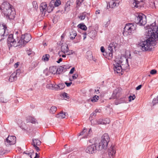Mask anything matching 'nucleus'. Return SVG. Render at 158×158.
<instances>
[{
  "mask_svg": "<svg viewBox=\"0 0 158 158\" xmlns=\"http://www.w3.org/2000/svg\"><path fill=\"white\" fill-rule=\"evenodd\" d=\"M146 27L148 29L145 35L147 37L144 40L139 43V45L143 51H152V47L155 46L158 40V27L155 23L148 24Z\"/></svg>",
  "mask_w": 158,
  "mask_h": 158,
  "instance_id": "f257e3e1",
  "label": "nucleus"
},
{
  "mask_svg": "<svg viewBox=\"0 0 158 158\" xmlns=\"http://www.w3.org/2000/svg\"><path fill=\"white\" fill-rule=\"evenodd\" d=\"M110 141V137L107 133H105L102 136L100 142L98 143V146L100 147L101 150L102 148H107L109 143Z\"/></svg>",
  "mask_w": 158,
  "mask_h": 158,
  "instance_id": "f03ea898",
  "label": "nucleus"
},
{
  "mask_svg": "<svg viewBox=\"0 0 158 158\" xmlns=\"http://www.w3.org/2000/svg\"><path fill=\"white\" fill-rule=\"evenodd\" d=\"M9 32L6 26L3 24H0V42H4L5 39L8 36Z\"/></svg>",
  "mask_w": 158,
  "mask_h": 158,
  "instance_id": "7ed1b4c3",
  "label": "nucleus"
},
{
  "mask_svg": "<svg viewBox=\"0 0 158 158\" xmlns=\"http://www.w3.org/2000/svg\"><path fill=\"white\" fill-rule=\"evenodd\" d=\"M31 39V35L30 34L26 33L22 35L20 37V40L18 42L19 46H24Z\"/></svg>",
  "mask_w": 158,
  "mask_h": 158,
  "instance_id": "20e7f679",
  "label": "nucleus"
},
{
  "mask_svg": "<svg viewBox=\"0 0 158 158\" xmlns=\"http://www.w3.org/2000/svg\"><path fill=\"white\" fill-rule=\"evenodd\" d=\"M101 150L100 147L98 146V143L95 142L94 144L88 146L85 150L86 152L89 154H93L96 152L97 151Z\"/></svg>",
  "mask_w": 158,
  "mask_h": 158,
  "instance_id": "39448f33",
  "label": "nucleus"
},
{
  "mask_svg": "<svg viewBox=\"0 0 158 158\" xmlns=\"http://www.w3.org/2000/svg\"><path fill=\"white\" fill-rule=\"evenodd\" d=\"M145 20L146 16L142 14L137 15L135 16V22L140 25H145L146 23Z\"/></svg>",
  "mask_w": 158,
  "mask_h": 158,
  "instance_id": "423d86ee",
  "label": "nucleus"
},
{
  "mask_svg": "<svg viewBox=\"0 0 158 158\" xmlns=\"http://www.w3.org/2000/svg\"><path fill=\"white\" fill-rule=\"evenodd\" d=\"M135 29V27L134 23L127 24L124 28L123 34H126V35H130Z\"/></svg>",
  "mask_w": 158,
  "mask_h": 158,
  "instance_id": "0eeeda50",
  "label": "nucleus"
},
{
  "mask_svg": "<svg viewBox=\"0 0 158 158\" xmlns=\"http://www.w3.org/2000/svg\"><path fill=\"white\" fill-rule=\"evenodd\" d=\"M2 12L7 19H12L15 18V12L12 10L11 7L7 9H5Z\"/></svg>",
  "mask_w": 158,
  "mask_h": 158,
  "instance_id": "6e6552de",
  "label": "nucleus"
},
{
  "mask_svg": "<svg viewBox=\"0 0 158 158\" xmlns=\"http://www.w3.org/2000/svg\"><path fill=\"white\" fill-rule=\"evenodd\" d=\"M16 137L15 136H9L5 139V143L6 146L14 145L16 142Z\"/></svg>",
  "mask_w": 158,
  "mask_h": 158,
  "instance_id": "1a4fd4ad",
  "label": "nucleus"
},
{
  "mask_svg": "<svg viewBox=\"0 0 158 158\" xmlns=\"http://www.w3.org/2000/svg\"><path fill=\"white\" fill-rule=\"evenodd\" d=\"M8 37L7 39V43L8 46L9 48L10 47L12 46L16 47L17 46L16 45V42L15 40L13 38V35L12 34H10L8 35Z\"/></svg>",
  "mask_w": 158,
  "mask_h": 158,
  "instance_id": "9d476101",
  "label": "nucleus"
},
{
  "mask_svg": "<svg viewBox=\"0 0 158 158\" xmlns=\"http://www.w3.org/2000/svg\"><path fill=\"white\" fill-rule=\"evenodd\" d=\"M122 89L121 88H118L116 89L113 91L112 97L114 99H118L120 96L121 93Z\"/></svg>",
  "mask_w": 158,
  "mask_h": 158,
  "instance_id": "9b49d317",
  "label": "nucleus"
},
{
  "mask_svg": "<svg viewBox=\"0 0 158 158\" xmlns=\"http://www.w3.org/2000/svg\"><path fill=\"white\" fill-rule=\"evenodd\" d=\"M115 153L114 147L112 144L108 150V154L110 158H114L115 156Z\"/></svg>",
  "mask_w": 158,
  "mask_h": 158,
  "instance_id": "f8f14e48",
  "label": "nucleus"
},
{
  "mask_svg": "<svg viewBox=\"0 0 158 158\" xmlns=\"http://www.w3.org/2000/svg\"><path fill=\"white\" fill-rule=\"evenodd\" d=\"M11 7V5L8 2L6 1H4L0 6V10L2 11H4L5 9H7Z\"/></svg>",
  "mask_w": 158,
  "mask_h": 158,
  "instance_id": "ddd939ff",
  "label": "nucleus"
},
{
  "mask_svg": "<svg viewBox=\"0 0 158 158\" xmlns=\"http://www.w3.org/2000/svg\"><path fill=\"white\" fill-rule=\"evenodd\" d=\"M20 70H17L16 71V72H14L13 73L10 77L9 80L10 82H13L15 81L17 79V75L19 74V72Z\"/></svg>",
  "mask_w": 158,
  "mask_h": 158,
  "instance_id": "4468645a",
  "label": "nucleus"
},
{
  "mask_svg": "<svg viewBox=\"0 0 158 158\" xmlns=\"http://www.w3.org/2000/svg\"><path fill=\"white\" fill-rule=\"evenodd\" d=\"M113 69L114 71H116L117 73H120L122 71V68L121 65L117 63H115L113 64Z\"/></svg>",
  "mask_w": 158,
  "mask_h": 158,
  "instance_id": "2eb2a0df",
  "label": "nucleus"
},
{
  "mask_svg": "<svg viewBox=\"0 0 158 158\" xmlns=\"http://www.w3.org/2000/svg\"><path fill=\"white\" fill-rule=\"evenodd\" d=\"M47 4L45 2H43L41 4L40 6V9L41 12H43L44 14L47 11Z\"/></svg>",
  "mask_w": 158,
  "mask_h": 158,
  "instance_id": "dca6fc26",
  "label": "nucleus"
},
{
  "mask_svg": "<svg viewBox=\"0 0 158 158\" xmlns=\"http://www.w3.org/2000/svg\"><path fill=\"white\" fill-rule=\"evenodd\" d=\"M69 49L68 45L65 43H62L61 44V52L66 54Z\"/></svg>",
  "mask_w": 158,
  "mask_h": 158,
  "instance_id": "f3484780",
  "label": "nucleus"
},
{
  "mask_svg": "<svg viewBox=\"0 0 158 158\" xmlns=\"http://www.w3.org/2000/svg\"><path fill=\"white\" fill-rule=\"evenodd\" d=\"M142 0H133V5L134 7L136 8L140 7V2H142Z\"/></svg>",
  "mask_w": 158,
  "mask_h": 158,
  "instance_id": "a211bd4d",
  "label": "nucleus"
},
{
  "mask_svg": "<svg viewBox=\"0 0 158 158\" xmlns=\"http://www.w3.org/2000/svg\"><path fill=\"white\" fill-rule=\"evenodd\" d=\"M67 115V113L61 111L59 113L56 115V117L58 118H65Z\"/></svg>",
  "mask_w": 158,
  "mask_h": 158,
  "instance_id": "6ab92c4d",
  "label": "nucleus"
},
{
  "mask_svg": "<svg viewBox=\"0 0 158 158\" xmlns=\"http://www.w3.org/2000/svg\"><path fill=\"white\" fill-rule=\"evenodd\" d=\"M117 44L115 42H113L111 43L108 46V48L109 50L113 51V49H115Z\"/></svg>",
  "mask_w": 158,
  "mask_h": 158,
  "instance_id": "aec40b11",
  "label": "nucleus"
},
{
  "mask_svg": "<svg viewBox=\"0 0 158 158\" xmlns=\"http://www.w3.org/2000/svg\"><path fill=\"white\" fill-rule=\"evenodd\" d=\"M97 32L95 30L91 31L89 33H88L89 36L91 38L94 37L96 35Z\"/></svg>",
  "mask_w": 158,
  "mask_h": 158,
  "instance_id": "412c9836",
  "label": "nucleus"
},
{
  "mask_svg": "<svg viewBox=\"0 0 158 158\" xmlns=\"http://www.w3.org/2000/svg\"><path fill=\"white\" fill-rule=\"evenodd\" d=\"M32 145H38L39 146L41 143L40 141L37 139H32Z\"/></svg>",
  "mask_w": 158,
  "mask_h": 158,
  "instance_id": "4be33fe9",
  "label": "nucleus"
},
{
  "mask_svg": "<svg viewBox=\"0 0 158 158\" xmlns=\"http://www.w3.org/2000/svg\"><path fill=\"white\" fill-rule=\"evenodd\" d=\"M76 35L77 33L76 31H73L70 32L69 37L71 39L73 40L75 38Z\"/></svg>",
  "mask_w": 158,
  "mask_h": 158,
  "instance_id": "5701e85b",
  "label": "nucleus"
},
{
  "mask_svg": "<svg viewBox=\"0 0 158 158\" xmlns=\"http://www.w3.org/2000/svg\"><path fill=\"white\" fill-rule=\"evenodd\" d=\"M27 122H31L32 123H35L36 122V119L32 117H29L27 118Z\"/></svg>",
  "mask_w": 158,
  "mask_h": 158,
  "instance_id": "b1692460",
  "label": "nucleus"
},
{
  "mask_svg": "<svg viewBox=\"0 0 158 158\" xmlns=\"http://www.w3.org/2000/svg\"><path fill=\"white\" fill-rule=\"evenodd\" d=\"M96 123L98 124H106V123H109V121H108V122H106V123L105 122V121L103 120L102 119H99L98 120H95Z\"/></svg>",
  "mask_w": 158,
  "mask_h": 158,
  "instance_id": "393cba45",
  "label": "nucleus"
},
{
  "mask_svg": "<svg viewBox=\"0 0 158 158\" xmlns=\"http://www.w3.org/2000/svg\"><path fill=\"white\" fill-rule=\"evenodd\" d=\"M77 26L79 28L84 31L86 30L87 29V27L83 23L79 24Z\"/></svg>",
  "mask_w": 158,
  "mask_h": 158,
  "instance_id": "a878e982",
  "label": "nucleus"
},
{
  "mask_svg": "<svg viewBox=\"0 0 158 158\" xmlns=\"http://www.w3.org/2000/svg\"><path fill=\"white\" fill-rule=\"evenodd\" d=\"M71 2L70 1H68L66 3L64 7L65 11H68L69 10V7L70 6Z\"/></svg>",
  "mask_w": 158,
  "mask_h": 158,
  "instance_id": "bb28decb",
  "label": "nucleus"
},
{
  "mask_svg": "<svg viewBox=\"0 0 158 158\" xmlns=\"http://www.w3.org/2000/svg\"><path fill=\"white\" fill-rule=\"evenodd\" d=\"M86 17V12H84L83 13H80V15L78 16V18L81 20H83L85 19Z\"/></svg>",
  "mask_w": 158,
  "mask_h": 158,
  "instance_id": "cd10ccee",
  "label": "nucleus"
},
{
  "mask_svg": "<svg viewBox=\"0 0 158 158\" xmlns=\"http://www.w3.org/2000/svg\"><path fill=\"white\" fill-rule=\"evenodd\" d=\"M63 67L62 66H60L56 71V73L58 74H60L62 72H64L63 71Z\"/></svg>",
  "mask_w": 158,
  "mask_h": 158,
  "instance_id": "c85d7f7f",
  "label": "nucleus"
},
{
  "mask_svg": "<svg viewBox=\"0 0 158 158\" xmlns=\"http://www.w3.org/2000/svg\"><path fill=\"white\" fill-rule=\"evenodd\" d=\"M50 56L49 54H46L43 56L42 57V60L45 61H47L48 60Z\"/></svg>",
  "mask_w": 158,
  "mask_h": 158,
  "instance_id": "c756f323",
  "label": "nucleus"
},
{
  "mask_svg": "<svg viewBox=\"0 0 158 158\" xmlns=\"http://www.w3.org/2000/svg\"><path fill=\"white\" fill-rule=\"evenodd\" d=\"M57 110L56 107L55 106H52L50 109V113L53 114L55 113Z\"/></svg>",
  "mask_w": 158,
  "mask_h": 158,
  "instance_id": "7c9ffc66",
  "label": "nucleus"
},
{
  "mask_svg": "<svg viewBox=\"0 0 158 158\" xmlns=\"http://www.w3.org/2000/svg\"><path fill=\"white\" fill-rule=\"evenodd\" d=\"M28 56H32L35 54V53L32 51L31 49H29V50H26Z\"/></svg>",
  "mask_w": 158,
  "mask_h": 158,
  "instance_id": "2f4dec72",
  "label": "nucleus"
},
{
  "mask_svg": "<svg viewBox=\"0 0 158 158\" xmlns=\"http://www.w3.org/2000/svg\"><path fill=\"white\" fill-rule=\"evenodd\" d=\"M55 7V6L54 3V0H52L49 4L48 7L53 9Z\"/></svg>",
  "mask_w": 158,
  "mask_h": 158,
  "instance_id": "473e14b6",
  "label": "nucleus"
},
{
  "mask_svg": "<svg viewBox=\"0 0 158 158\" xmlns=\"http://www.w3.org/2000/svg\"><path fill=\"white\" fill-rule=\"evenodd\" d=\"M50 72L52 74H55L56 73V71L57 70L55 67L50 68L49 69Z\"/></svg>",
  "mask_w": 158,
  "mask_h": 158,
  "instance_id": "72a5a7b5",
  "label": "nucleus"
},
{
  "mask_svg": "<svg viewBox=\"0 0 158 158\" xmlns=\"http://www.w3.org/2000/svg\"><path fill=\"white\" fill-rule=\"evenodd\" d=\"M92 131L91 130V129L90 128L89 129V130L88 131V133H87V135L84 136L83 138H87V137L88 136H90L92 135Z\"/></svg>",
  "mask_w": 158,
  "mask_h": 158,
  "instance_id": "f704fd0d",
  "label": "nucleus"
},
{
  "mask_svg": "<svg viewBox=\"0 0 158 158\" xmlns=\"http://www.w3.org/2000/svg\"><path fill=\"white\" fill-rule=\"evenodd\" d=\"M126 102V98L125 97H123L120 98V99L119 101V103H125Z\"/></svg>",
  "mask_w": 158,
  "mask_h": 158,
  "instance_id": "c9c22d12",
  "label": "nucleus"
},
{
  "mask_svg": "<svg viewBox=\"0 0 158 158\" xmlns=\"http://www.w3.org/2000/svg\"><path fill=\"white\" fill-rule=\"evenodd\" d=\"M55 6H58L61 4V1L60 0H54Z\"/></svg>",
  "mask_w": 158,
  "mask_h": 158,
  "instance_id": "e433bc0d",
  "label": "nucleus"
},
{
  "mask_svg": "<svg viewBox=\"0 0 158 158\" xmlns=\"http://www.w3.org/2000/svg\"><path fill=\"white\" fill-rule=\"evenodd\" d=\"M99 97L98 96L95 95L92 99H91V101L92 102H95L98 100Z\"/></svg>",
  "mask_w": 158,
  "mask_h": 158,
  "instance_id": "4c0bfd02",
  "label": "nucleus"
},
{
  "mask_svg": "<svg viewBox=\"0 0 158 158\" xmlns=\"http://www.w3.org/2000/svg\"><path fill=\"white\" fill-rule=\"evenodd\" d=\"M32 5L33 7L35 10H36L38 8V6L36 2L34 1L32 2Z\"/></svg>",
  "mask_w": 158,
  "mask_h": 158,
  "instance_id": "58836bf2",
  "label": "nucleus"
},
{
  "mask_svg": "<svg viewBox=\"0 0 158 158\" xmlns=\"http://www.w3.org/2000/svg\"><path fill=\"white\" fill-rule=\"evenodd\" d=\"M152 103L153 106L156 104H158V95L156 98H154L152 101Z\"/></svg>",
  "mask_w": 158,
  "mask_h": 158,
  "instance_id": "ea45409f",
  "label": "nucleus"
},
{
  "mask_svg": "<svg viewBox=\"0 0 158 158\" xmlns=\"http://www.w3.org/2000/svg\"><path fill=\"white\" fill-rule=\"evenodd\" d=\"M67 51V52L66 53V54L67 55H68L73 54L75 53L73 51V50H69V49H68V50Z\"/></svg>",
  "mask_w": 158,
  "mask_h": 158,
  "instance_id": "a19ab883",
  "label": "nucleus"
},
{
  "mask_svg": "<svg viewBox=\"0 0 158 158\" xmlns=\"http://www.w3.org/2000/svg\"><path fill=\"white\" fill-rule=\"evenodd\" d=\"M58 85L59 86L58 87L59 89V90L63 89L65 87V85L63 83L59 84Z\"/></svg>",
  "mask_w": 158,
  "mask_h": 158,
  "instance_id": "79ce46f5",
  "label": "nucleus"
},
{
  "mask_svg": "<svg viewBox=\"0 0 158 158\" xmlns=\"http://www.w3.org/2000/svg\"><path fill=\"white\" fill-rule=\"evenodd\" d=\"M58 86H59L58 85H53V87L52 90H59V89L58 87Z\"/></svg>",
  "mask_w": 158,
  "mask_h": 158,
  "instance_id": "37998d69",
  "label": "nucleus"
},
{
  "mask_svg": "<svg viewBox=\"0 0 158 158\" xmlns=\"http://www.w3.org/2000/svg\"><path fill=\"white\" fill-rule=\"evenodd\" d=\"M7 100L6 99H4V98L1 95L0 97V102H6Z\"/></svg>",
  "mask_w": 158,
  "mask_h": 158,
  "instance_id": "c03bdc74",
  "label": "nucleus"
},
{
  "mask_svg": "<svg viewBox=\"0 0 158 158\" xmlns=\"http://www.w3.org/2000/svg\"><path fill=\"white\" fill-rule=\"evenodd\" d=\"M46 87L49 89L52 90L53 87V84H47L46 85Z\"/></svg>",
  "mask_w": 158,
  "mask_h": 158,
  "instance_id": "a18cd8bd",
  "label": "nucleus"
},
{
  "mask_svg": "<svg viewBox=\"0 0 158 158\" xmlns=\"http://www.w3.org/2000/svg\"><path fill=\"white\" fill-rule=\"evenodd\" d=\"M86 130L85 128H84L83 130L79 134L78 136L83 135L86 132Z\"/></svg>",
  "mask_w": 158,
  "mask_h": 158,
  "instance_id": "49530a36",
  "label": "nucleus"
},
{
  "mask_svg": "<svg viewBox=\"0 0 158 158\" xmlns=\"http://www.w3.org/2000/svg\"><path fill=\"white\" fill-rule=\"evenodd\" d=\"M84 0H77L76 1V4L78 6H79L83 2Z\"/></svg>",
  "mask_w": 158,
  "mask_h": 158,
  "instance_id": "de8ad7c7",
  "label": "nucleus"
},
{
  "mask_svg": "<svg viewBox=\"0 0 158 158\" xmlns=\"http://www.w3.org/2000/svg\"><path fill=\"white\" fill-rule=\"evenodd\" d=\"M135 98V95H133V96H131L130 95L129 97V101L131 102L132 100H134Z\"/></svg>",
  "mask_w": 158,
  "mask_h": 158,
  "instance_id": "09e8293b",
  "label": "nucleus"
},
{
  "mask_svg": "<svg viewBox=\"0 0 158 158\" xmlns=\"http://www.w3.org/2000/svg\"><path fill=\"white\" fill-rule=\"evenodd\" d=\"M111 8H114L115 7L116 5V3L115 2H114L113 1H112V2H110Z\"/></svg>",
  "mask_w": 158,
  "mask_h": 158,
  "instance_id": "8fccbe9b",
  "label": "nucleus"
},
{
  "mask_svg": "<svg viewBox=\"0 0 158 158\" xmlns=\"http://www.w3.org/2000/svg\"><path fill=\"white\" fill-rule=\"evenodd\" d=\"M113 51H111V50H109L108 51V54L109 56V57H110V58H111L113 56Z\"/></svg>",
  "mask_w": 158,
  "mask_h": 158,
  "instance_id": "3c124183",
  "label": "nucleus"
},
{
  "mask_svg": "<svg viewBox=\"0 0 158 158\" xmlns=\"http://www.w3.org/2000/svg\"><path fill=\"white\" fill-rule=\"evenodd\" d=\"M62 96L64 98H66L67 99H69V96L68 95V94L65 92L63 94Z\"/></svg>",
  "mask_w": 158,
  "mask_h": 158,
  "instance_id": "603ef678",
  "label": "nucleus"
},
{
  "mask_svg": "<svg viewBox=\"0 0 158 158\" xmlns=\"http://www.w3.org/2000/svg\"><path fill=\"white\" fill-rule=\"evenodd\" d=\"M96 115V114L94 112H93L92 113L90 114L89 119H90V118H94V117H95Z\"/></svg>",
  "mask_w": 158,
  "mask_h": 158,
  "instance_id": "864d4df0",
  "label": "nucleus"
},
{
  "mask_svg": "<svg viewBox=\"0 0 158 158\" xmlns=\"http://www.w3.org/2000/svg\"><path fill=\"white\" fill-rule=\"evenodd\" d=\"M78 77V74L76 73L73 74L72 76V78L73 79H76Z\"/></svg>",
  "mask_w": 158,
  "mask_h": 158,
  "instance_id": "5fc2aeb1",
  "label": "nucleus"
},
{
  "mask_svg": "<svg viewBox=\"0 0 158 158\" xmlns=\"http://www.w3.org/2000/svg\"><path fill=\"white\" fill-rule=\"evenodd\" d=\"M157 72V71L155 69H152V70L150 72V73L152 75H154Z\"/></svg>",
  "mask_w": 158,
  "mask_h": 158,
  "instance_id": "6e6d98bb",
  "label": "nucleus"
},
{
  "mask_svg": "<svg viewBox=\"0 0 158 158\" xmlns=\"http://www.w3.org/2000/svg\"><path fill=\"white\" fill-rule=\"evenodd\" d=\"M34 153V151L33 150H31L30 151V152H28V155H30V157L31 158H32V154H33Z\"/></svg>",
  "mask_w": 158,
  "mask_h": 158,
  "instance_id": "4d7b16f0",
  "label": "nucleus"
},
{
  "mask_svg": "<svg viewBox=\"0 0 158 158\" xmlns=\"http://www.w3.org/2000/svg\"><path fill=\"white\" fill-rule=\"evenodd\" d=\"M75 70V68L74 67H73L71 69L70 72H69V73L70 74H73L74 71Z\"/></svg>",
  "mask_w": 158,
  "mask_h": 158,
  "instance_id": "13d9d810",
  "label": "nucleus"
},
{
  "mask_svg": "<svg viewBox=\"0 0 158 158\" xmlns=\"http://www.w3.org/2000/svg\"><path fill=\"white\" fill-rule=\"evenodd\" d=\"M60 53H61V52H59L58 53V54L59 55V56L60 57V56H62V57H63V58H64V57H66V55L65 54H63V55H61L60 54Z\"/></svg>",
  "mask_w": 158,
  "mask_h": 158,
  "instance_id": "bf43d9fd",
  "label": "nucleus"
},
{
  "mask_svg": "<svg viewBox=\"0 0 158 158\" xmlns=\"http://www.w3.org/2000/svg\"><path fill=\"white\" fill-rule=\"evenodd\" d=\"M65 84L66 85V86L67 87H69L70 86V85L72 84V82H71L68 83L66 82L65 83Z\"/></svg>",
  "mask_w": 158,
  "mask_h": 158,
  "instance_id": "052dcab7",
  "label": "nucleus"
},
{
  "mask_svg": "<svg viewBox=\"0 0 158 158\" xmlns=\"http://www.w3.org/2000/svg\"><path fill=\"white\" fill-rule=\"evenodd\" d=\"M100 50L101 51V52H102L104 53L105 51V49L104 48V47L103 46H102L101 47Z\"/></svg>",
  "mask_w": 158,
  "mask_h": 158,
  "instance_id": "680f3d73",
  "label": "nucleus"
},
{
  "mask_svg": "<svg viewBox=\"0 0 158 158\" xmlns=\"http://www.w3.org/2000/svg\"><path fill=\"white\" fill-rule=\"evenodd\" d=\"M53 9L52 8H50L49 7V8L48 9V10H47V11H48V13L51 12L53 10Z\"/></svg>",
  "mask_w": 158,
  "mask_h": 158,
  "instance_id": "e2e57ef3",
  "label": "nucleus"
},
{
  "mask_svg": "<svg viewBox=\"0 0 158 158\" xmlns=\"http://www.w3.org/2000/svg\"><path fill=\"white\" fill-rule=\"evenodd\" d=\"M34 148H35V150L37 151L38 152L40 150V149L39 147H38L37 146V145H33Z\"/></svg>",
  "mask_w": 158,
  "mask_h": 158,
  "instance_id": "0e129e2a",
  "label": "nucleus"
},
{
  "mask_svg": "<svg viewBox=\"0 0 158 158\" xmlns=\"http://www.w3.org/2000/svg\"><path fill=\"white\" fill-rule=\"evenodd\" d=\"M142 86V85H138L137 87H136V90H139L141 88Z\"/></svg>",
  "mask_w": 158,
  "mask_h": 158,
  "instance_id": "69168bd1",
  "label": "nucleus"
},
{
  "mask_svg": "<svg viewBox=\"0 0 158 158\" xmlns=\"http://www.w3.org/2000/svg\"><path fill=\"white\" fill-rule=\"evenodd\" d=\"M63 59L61 58H60L56 62L58 63H60L62 61Z\"/></svg>",
  "mask_w": 158,
  "mask_h": 158,
  "instance_id": "338daca9",
  "label": "nucleus"
},
{
  "mask_svg": "<svg viewBox=\"0 0 158 158\" xmlns=\"http://www.w3.org/2000/svg\"><path fill=\"white\" fill-rule=\"evenodd\" d=\"M62 67H63V71L64 72H65L67 70V67H66V66L65 65H62Z\"/></svg>",
  "mask_w": 158,
  "mask_h": 158,
  "instance_id": "774afa93",
  "label": "nucleus"
}]
</instances>
